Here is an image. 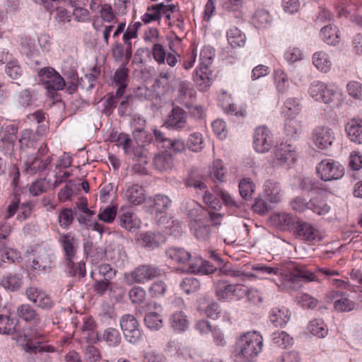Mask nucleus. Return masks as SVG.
<instances>
[{
  "label": "nucleus",
  "mask_w": 362,
  "mask_h": 362,
  "mask_svg": "<svg viewBox=\"0 0 362 362\" xmlns=\"http://www.w3.org/2000/svg\"><path fill=\"white\" fill-rule=\"evenodd\" d=\"M17 132L18 128L13 124L5 127L0 139V150L4 155H11L13 153Z\"/></svg>",
  "instance_id": "15"
},
{
  "label": "nucleus",
  "mask_w": 362,
  "mask_h": 362,
  "mask_svg": "<svg viewBox=\"0 0 362 362\" xmlns=\"http://www.w3.org/2000/svg\"><path fill=\"white\" fill-rule=\"evenodd\" d=\"M128 69L126 68V64L117 69L114 74V81L118 86L116 91L117 97H122L127 86Z\"/></svg>",
  "instance_id": "26"
},
{
  "label": "nucleus",
  "mask_w": 362,
  "mask_h": 362,
  "mask_svg": "<svg viewBox=\"0 0 362 362\" xmlns=\"http://www.w3.org/2000/svg\"><path fill=\"white\" fill-rule=\"evenodd\" d=\"M216 194L230 210L235 211L237 209L242 208L243 203L235 201L227 192L220 189Z\"/></svg>",
  "instance_id": "46"
},
{
  "label": "nucleus",
  "mask_w": 362,
  "mask_h": 362,
  "mask_svg": "<svg viewBox=\"0 0 362 362\" xmlns=\"http://www.w3.org/2000/svg\"><path fill=\"white\" fill-rule=\"evenodd\" d=\"M177 92L179 99L184 100L187 96L192 97L194 90L190 82L187 81L178 80Z\"/></svg>",
  "instance_id": "61"
},
{
  "label": "nucleus",
  "mask_w": 362,
  "mask_h": 362,
  "mask_svg": "<svg viewBox=\"0 0 362 362\" xmlns=\"http://www.w3.org/2000/svg\"><path fill=\"white\" fill-rule=\"evenodd\" d=\"M308 93L315 100L332 105L339 103L341 96L339 92L332 86H328L320 81H315L310 84Z\"/></svg>",
  "instance_id": "4"
},
{
  "label": "nucleus",
  "mask_w": 362,
  "mask_h": 362,
  "mask_svg": "<svg viewBox=\"0 0 362 362\" xmlns=\"http://www.w3.org/2000/svg\"><path fill=\"white\" fill-rule=\"evenodd\" d=\"M125 197L129 203L139 205L146 199L145 190L137 184L132 185L127 188Z\"/></svg>",
  "instance_id": "23"
},
{
  "label": "nucleus",
  "mask_w": 362,
  "mask_h": 362,
  "mask_svg": "<svg viewBox=\"0 0 362 362\" xmlns=\"http://www.w3.org/2000/svg\"><path fill=\"white\" fill-rule=\"evenodd\" d=\"M202 180L203 177L198 170L191 169L188 173L187 177L184 180V182L187 187H193L195 189L205 190L206 186Z\"/></svg>",
  "instance_id": "30"
},
{
  "label": "nucleus",
  "mask_w": 362,
  "mask_h": 362,
  "mask_svg": "<svg viewBox=\"0 0 362 362\" xmlns=\"http://www.w3.org/2000/svg\"><path fill=\"white\" fill-rule=\"evenodd\" d=\"M117 222L122 228L128 231H134L140 226V221L136 215L130 211L119 213Z\"/></svg>",
  "instance_id": "22"
},
{
  "label": "nucleus",
  "mask_w": 362,
  "mask_h": 362,
  "mask_svg": "<svg viewBox=\"0 0 362 362\" xmlns=\"http://www.w3.org/2000/svg\"><path fill=\"white\" fill-rule=\"evenodd\" d=\"M345 130L349 139L356 144H362V119L353 118L349 120Z\"/></svg>",
  "instance_id": "21"
},
{
  "label": "nucleus",
  "mask_w": 362,
  "mask_h": 362,
  "mask_svg": "<svg viewBox=\"0 0 362 362\" xmlns=\"http://www.w3.org/2000/svg\"><path fill=\"white\" fill-rule=\"evenodd\" d=\"M346 90L348 94L356 100H362V83L352 81L346 85Z\"/></svg>",
  "instance_id": "62"
},
{
  "label": "nucleus",
  "mask_w": 362,
  "mask_h": 362,
  "mask_svg": "<svg viewBox=\"0 0 362 362\" xmlns=\"http://www.w3.org/2000/svg\"><path fill=\"white\" fill-rule=\"evenodd\" d=\"M187 147L193 152H199L204 148L202 135L199 132H194L189 136L186 144Z\"/></svg>",
  "instance_id": "45"
},
{
  "label": "nucleus",
  "mask_w": 362,
  "mask_h": 362,
  "mask_svg": "<svg viewBox=\"0 0 362 362\" xmlns=\"http://www.w3.org/2000/svg\"><path fill=\"white\" fill-rule=\"evenodd\" d=\"M214 55L209 47H204L200 52L199 66L193 76V80L200 91L207 90L214 80V75L210 69Z\"/></svg>",
  "instance_id": "3"
},
{
  "label": "nucleus",
  "mask_w": 362,
  "mask_h": 362,
  "mask_svg": "<svg viewBox=\"0 0 362 362\" xmlns=\"http://www.w3.org/2000/svg\"><path fill=\"white\" fill-rule=\"evenodd\" d=\"M58 243L59 244L66 264L71 265V260H74L78 252L80 241L78 238L73 233H59Z\"/></svg>",
  "instance_id": "5"
},
{
  "label": "nucleus",
  "mask_w": 362,
  "mask_h": 362,
  "mask_svg": "<svg viewBox=\"0 0 362 362\" xmlns=\"http://www.w3.org/2000/svg\"><path fill=\"white\" fill-rule=\"evenodd\" d=\"M313 65L321 72L327 73L332 67V62L329 55L320 51L313 55Z\"/></svg>",
  "instance_id": "27"
},
{
  "label": "nucleus",
  "mask_w": 362,
  "mask_h": 362,
  "mask_svg": "<svg viewBox=\"0 0 362 362\" xmlns=\"http://www.w3.org/2000/svg\"><path fill=\"white\" fill-rule=\"evenodd\" d=\"M35 135L31 129H24L21 133L19 143L21 144V149L25 148L33 147L35 143Z\"/></svg>",
  "instance_id": "55"
},
{
  "label": "nucleus",
  "mask_w": 362,
  "mask_h": 362,
  "mask_svg": "<svg viewBox=\"0 0 362 362\" xmlns=\"http://www.w3.org/2000/svg\"><path fill=\"white\" fill-rule=\"evenodd\" d=\"M49 182L45 178H40L31 184L29 192L33 196L37 197L47 192Z\"/></svg>",
  "instance_id": "53"
},
{
  "label": "nucleus",
  "mask_w": 362,
  "mask_h": 362,
  "mask_svg": "<svg viewBox=\"0 0 362 362\" xmlns=\"http://www.w3.org/2000/svg\"><path fill=\"white\" fill-rule=\"evenodd\" d=\"M166 124L176 130L185 129L187 127V112L179 106L174 107L168 116Z\"/></svg>",
  "instance_id": "16"
},
{
  "label": "nucleus",
  "mask_w": 362,
  "mask_h": 362,
  "mask_svg": "<svg viewBox=\"0 0 362 362\" xmlns=\"http://www.w3.org/2000/svg\"><path fill=\"white\" fill-rule=\"evenodd\" d=\"M121 329L125 339L131 344H136L141 338L142 334L139 324L136 317L130 314L122 316L119 320Z\"/></svg>",
  "instance_id": "7"
},
{
  "label": "nucleus",
  "mask_w": 362,
  "mask_h": 362,
  "mask_svg": "<svg viewBox=\"0 0 362 362\" xmlns=\"http://www.w3.org/2000/svg\"><path fill=\"white\" fill-rule=\"evenodd\" d=\"M316 171L322 180L332 181L341 178L344 174L343 166L332 159L322 160L316 167Z\"/></svg>",
  "instance_id": "6"
},
{
  "label": "nucleus",
  "mask_w": 362,
  "mask_h": 362,
  "mask_svg": "<svg viewBox=\"0 0 362 362\" xmlns=\"http://www.w3.org/2000/svg\"><path fill=\"white\" fill-rule=\"evenodd\" d=\"M171 327L177 331L183 332L188 327L187 316L182 312L175 313L170 318Z\"/></svg>",
  "instance_id": "40"
},
{
  "label": "nucleus",
  "mask_w": 362,
  "mask_h": 362,
  "mask_svg": "<svg viewBox=\"0 0 362 362\" xmlns=\"http://www.w3.org/2000/svg\"><path fill=\"white\" fill-rule=\"evenodd\" d=\"M16 315L25 322L31 323L35 328L39 327L42 317L35 307L29 303H23L16 308Z\"/></svg>",
  "instance_id": "13"
},
{
  "label": "nucleus",
  "mask_w": 362,
  "mask_h": 362,
  "mask_svg": "<svg viewBox=\"0 0 362 362\" xmlns=\"http://www.w3.org/2000/svg\"><path fill=\"white\" fill-rule=\"evenodd\" d=\"M328 297L334 300V308L340 312H349L354 309L355 303L350 300L347 295L339 291H331Z\"/></svg>",
  "instance_id": "19"
},
{
  "label": "nucleus",
  "mask_w": 362,
  "mask_h": 362,
  "mask_svg": "<svg viewBox=\"0 0 362 362\" xmlns=\"http://www.w3.org/2000/svg\"><path fill=\"white\" fill-rule=\"evenodd\" d=\"M48 152V148L46 144H42L38 148L37 155H31L28 158L25 163V170L31 175L45 170L52 160L51 156H48L45 159L42 157L45 156Z\"/></svg>",
  "instance_id": "8"
},
{
  "label": "nucleus",
  "mask_w": 362,
  "mask_h": 362,
  "mask_svg": "<svg viewBox=\"0 0 362 362\" xmlns=\"http://www.w3.org/2000/svg\"><path fill=\"white\" fill-rule=\"evenodd\" d=\"M292 223L291 217L286 213L273 214V227H276L281 230L288 229Z\"/></svg>",
  "instance_id": "42"
},
{
  "label": "nucleus",
  "mask_w": 362,
  "mask_h": 362,
  "mask_svg": "<svg viewBox=\"0 0 362 362\" xmlns=\"http://www.w3.org/2000/svg\"><path fill=\"white\" fill-rule=\"evenodd\" d=\"M160 275L161 269L159 267L148 264L140 265L131 273L132 279L137 284H144Z\"/></svg>",
  "instance_id": "12"
},
{
  "label": "nucleus",
  "mask_w": 362,
  "mask_h": 362,
  "mask_svg": "<svg viewBox=\"0 0 362 362\" xmlns=\"http://www.w3.org/2000/svg\"><path fill=\"white\" fill-rule=\"evenodd\" d=\"M0 284L6 289L15 292L21 286V278L16 274L9 273L4 275L0 280Z\"/></svg>",
  "instance_id": "33"
},
{
  "label": "nucleus",
  "mask_w": 362,
  "mask_h": 362,
  "mask_svg": "<svg viewBox=\"0 0 362 362\" xmlns=\"http://www.w3.org/2000/svg\"><path fill=\"white\" fill-rule=\"evenodd\" d=\"M239 191L243 199H250L255 191V185L252 180L249 177L242 179L239 183Z\"/></svg>",
  "instance_id": "41"
},
{
  "label": "nucleus",
  "mask_w": 362,
  "mask_h": 362,
  "mask_svg": "<svg viewBox=\"0 0 362 362\" xmlns=\"http://www.w3.org/2000/svg\"><path fill=\"white\" fill-rule=\"evenodd\" d=\"M233 297L236 296L241 298L247 296L250 301L254 303L257 302L254 298L255 296L258 297V295L256 292L250 291L247 286L243 284H233Z\"/></svg>",
  "instance_id": "44"
},
{
  "label": "nucleus",
  "mask_w": 362,
  "mask_h": 362,
  "mask_svg": "<svg viewBox=\"0 0 362 362\" xmlns=\"http://www.w3.org/2000/svg\"><path fill=\"white\" fill-rule=\"evenodd\" d=\"M144 321L146 325L152 330H158L163 327V320L161 316L155 312L146 314Z\"/></svg>",
  "instance_id": "50"
},
{
  "label": "nucleus",
  "mask_w": 362,
  "mask_h": 362,
  "mask_svg": "<svg viewBox=\"0 0 362 362\" xmlns=\"http://www.w3.org/2000/svg\"><path fill=\"white\" fill-rule=\"evenodd\" d=\"M75 214L71 209H63L58 216L59 226L64 229L69 228L74 221Z\"/></svg>",
  "instance_id": "49"
},
{
  "label": "nucleus",
  "mask_w": 362,
  "mask_h": 362,
  "mask_svg": "<svg viewBox=\"0 0 362 362\" xmlns=\"http://www.w3.org/2000/svg\"><path fill=\"white\" fill-rule=\"evenodd\" d=\"M295 234L301 240L312 241L318 237V230L312 224L299 221L296 222Z\"/></svg>",
  "instance_id": "20"
},
{
  "label": "nucleus",
  "mask_w": 362,
  "mask_h": 362,
  "mask_svg": "<svg viewBox=\"0 0 362 362\" xmlns=\"http://www.w3.org/2000/svg\"><path fill=\"white\" fill-rule=\"evenodd\" d=\"M100 339L110 346H118L122 340L119 331L113 327L105 329L100 336Z\"/></svg>",
  "instance_id": "35"
},
{
  "label": "nucleus",
  "mask_w": 362,
  "mask_h": 362,
  "mask_svg": "<svg viewBox=\"0 0 362 362\" xmlns=\"http://www.w3.org/2000/svg\"><path fill=\"white\" fill-rule=\"evenodd\" d=\"M254 147L258 153L269 152L272 148L270 131L264 126L256 129L254 135Z\"/></svg>",
  "instance_id": "14"
},
{
  "label": "nucleus",
  "mask_w": 362,
  "mask_h": 362,
  "mask_svg": "<svg viewBox=\"0 0 362 362\" xmlns=\"http://www.w3.org/2000/svg\"><path fill=\"white\" fill-rule=\"evenodd\" d=\"M321 37L327 45H335L339 42L338 28L332 25H325L321 29Z\"/></svg>",
  "instance_id": "31"
},
{
  "label": "nucleus",
  "mask_w": 362,
  "mask_h": 362,
  "mask_svg": "<svg viewBox=\"0 0 362 362\" xmlns=\"http://www.w3.org/2000/svg\"><path fill=\"white\" fill-rule=\"evenodd\" d=\"M163 7V4H158L152 6L151 8H148V11L146 13L143 17L142 21L145 23H148L153 21H158L160 19V9Z\"/></svg>",
  "instance_id": "59"
},
{
  "label": "nucleus",
  "mask_w": 362,
  "mask_h": 362,
  "mask_svg": "<svg viewBox=\"0 0 362 362\" xmlns=\"http://www.w3.org/2000/svg\"><path fill=\"white\" fill-rule=\"evenodd\" d=\"M301 110L300 100L297 98H289L281 108L282 114L286 117H296Z\"/></svg>",
  "instance_id": "29"
},
{
  "label": "nucleus",
  "mask_w": 362,
  "mask_h": 362,
  "mask_svg": "<svg viewBox=\"0 0 362 362\" xmlns=\"http://www.w3.org/2000/svg\"><path fill=\"white\" fill-rule=\"evenodd\" d=\"M275 86L279 94H284L288 89L290 83L286 73L276 70L274 74Z\"/></svg>",
  "instance_id": "37"
},
{
  "label": "nucleus",
  "mask_w": 362,
  "mask_h": 362,
  "mask_svg": "<svg viewBox=\"0 0 362 362\" xmlns=\"http://www.w3.org/2000/svg\"><path fill=\"white\" fill-rule=\"evenodd\" d=\"M263 341L256 332H247L236 341L232 352L234 362H255L262 351Z\"/></svg>",
  "instance_id": "2"
},
{
  "label": "nucleus",
  "mask_w": 362,
  "mask_h": 362,
  "mask_svg": "<svg viewBox=\"0 0 362 362\" xmlns=\"http://www.w3.org/2000/svg\"><path fill=\"white\" fill-rule=\"evenodd\" d=\"M26 343L25 345V350L27 352L33 353H44V352H53L54 349L53 346L48 345L44 341V336L35 332L26 334Z\"/></svg>",
  "instance_id": "11"
},
{
  "label": "nucleus",
  "mask_w": 362,
  "mask_h": 362,
  "mask_svg": "<svg viewBox=\"0 0 362 362\" xmlns=\"http://www.w3.org/2000/svg\"><path fill=\"white\" fill-rule=\"evenodd\" d=\"M301 127V122L295 117H287L284 124V129L287 136L296 138V135L300 132Z\"/></svg>",
  "instance_id": "47"
},
{
  "label": "nucleus",
  "mask_w": 362,
  "mask_h": 362,
  "mask_svg": "<svg viewBox=\"0 0 362 362\" xmlns=\"http://www.w3.org/2000/svg\"><path fill=\"white\" fill-rule=\"evenodd\" d=\"M152 54L153 59L158 64H167L174 67L177 63V59L175 53H166L163 46L159 43H155L152 47Z\"/></svg>",
  "instance_id": "18"
},
{
  "label": "nucleus",
  "mask_w": 362,
  "mask_h": 362,
  "mask_svg": "<svg viewBox=\"0 0 362 362\" xmlns=\"http://www.w3.org/2000/svg\"><path fill=\"white\" fill-rule=\"evenodd\" d=\"M233 284L219 281L216 285V295L219 300H229L233 298Z\"/></svg>",
  "instance_id": "39"
},
{
  "label": "nucleus",
  "mask_w": 362,
  "mask_h": 362,
  "mask_svg": "<svg viewBox=\"0 0 362 362\" xmlns=\"http://www.w3.org/2000/svg\"><path fill=\"white\" fill-rule=\"evenodd\" d=\"M310 209L319 215H323L329 211L330 207L324 199L312 198L310 200Z\"/></svg>",
  "instance_id": "54"
},
{
  "label": "nucleus",
  "mask_w": 362,
  "mask_h": 362,
  "mask_svg": "<svg viewBox=\"0 0 362 362\" xmlns=\"http://www.w3.org/2000/svg\"><path fill=\"white\" fill-rule=\"evenodd\" d=\"M71 276H78L79 278L85 277L86 274V264L83 261H81L77 264L71 260V265L66 264Z\"/></svg>",
  "instance_id": "58"
},
{
  "label": "nucleus",
  "mask_w": 362,
  "mask_h": 362,
  "mask_svg": "<svg viewBox=\"0 0 362 362\" xmlns=\"http://www.w3.org/2000/svg\"><path fill=\"white\" fill-rule=\"evenodd\" d=\"M290 319V312L285 308H276L273 309V325L282 327L285 326Z\"/></svg>",
  "instance_id": "36"
},
{
  "label": "nucleus",
  "mask_w": 362,
  "mask_h": 362,
  "mask_svg": "<svg viewBox=\"0 0 362 362\" xmlns=\"http://www.w3.org/2000/svg\"><path fill=\"white\" fill-rule=\"evenodd\" d=\"M129 154L132 156V159L138 162L139 165H144L148 163V152L141 146L139 145L131 148Z\"/></svg>",
  "instance_id": "57"
},
{
  "label": "nucleus",
  "mask_w": 362,
  "mask_h": 362,
  "mask_svg": "<svg viewBox=\"0 0 362 362\" xmlns=\"http://www.w3.org/2000/svg\"><path fill=\"white\" fill-rule=\"evenodd\" d=\"M162 240L163 236L161 234L151 231L141 233L138 238V241L141 245L151 249L158 247Z\"/></svg>",
  "instance_id": "25"
},
{
  "label": "nucleus",
  "mask_w": 362,
  "mask_h": 362,
  "mask_svg": "<svg viewBox=\"0 0 362 362\" xmlns=\"http://www.w3.org/2000/svg\"><path fill=\"white\" fill-rule=\"evenodd\" d=\"M16 322L8 315H0V334L11 335L16 333Z\"/></svg>",
  "instance_id": "38"
},
{
  "label": "nucleus",
  "mask_w": 362,
  "mask_h": 362,
  "mask_svg": "<svg viewBox=\"0 0 362 362\" xmlns=\"http://www.w3.org/2000/svg\"><path fill=\"white\" fill-rule=\"evenodd\" d=\"M180 287L184 292L189 294L197 291L200 288V283L197 279L188 277L182 281Z\"/></svg>",
  "instance_id": "60"
},
{
  "label": "nucleus",
  "mask_w": 362,
  "mask_h": 362,
  "mask_svg": "<svg viewBox=\"0 0 362 362\" xmlns=\"http://www.w3.org/2000/svg\"><path fill=\"white\" fill-rule=\"evenodd\" d=\"M273 282L281 291L297 290L302 286V282L317 281L316 276L303 265L293 262L286 264L283 268H274Z\"/></svg>",
  "instance_id": "1"
},
{
  "label": "nucleus",
  "mask_w": 362,
  "mask_h": 362,
  "mask_svg": "<svg viewBox=\"0 0 362 362\" xmlns=\"http://www.w3.org/2000/svg\"><path fill=\"white\" fill-rule=\"evenodd\" d=\"M36 100L34 91L26 88L22 90L18 95V103L24 107L32 106Z\"/></svg>",
  "instance_id": "52"
},
{
  "label": "nucleus",
  "mask_w": 362,
  "mask_h": 362,
  "mask_svg": "<svg viewBox=\"0 0 362 362\" xmlns=\"http://www.w3.org/2000/svg\"><path fill=\"white\" fill-rule=\"evenodd\" d=\"M312 139L318 148L326 149L332 144L335 136L333 130L329 127L317 126L313 131Z\"/></svg>",
  "instance_id": "10"
},
{
  "label": "nucleus",
  "mask_w": 362,
  "mask_h": 362,
  "mask_svg": "<svg viewBox=\"0 0 362 362\" xmlns=\"http://www.w3.org/2000/svg\"><path fill=\"white\" fill-rule=\"evenodd\" d=\"M273 344L276 346L286 349L293 344V339L286 332H275L273 334Z\"/></svg>",
  "instance_id": "48"
},
{
  "label": "nucleus",
  "mask_w": 362,
  "mask_h": 362,
  "mask_svg": "<svg viewBox=\"0 0 362 362\" xmlns=\"http://www.w3.org/2000/svg\"><path fill=\"white\" fill-rule=\"evenodd\" d=\"M155 168L160 171L172 168L173 159L172 154L168 151H165L155 156L153 159Z\"/></svg>",
  "instance_id": "28"
},
{
  "label": "nucleus",
  "mask_w": 362,
  "mask_h": 362,
  "mask_svg": "<svg viewBox=\"0 0 362 362\" xmlns=\"http://www.w3.org/2000/svg\"><path fill=\"white\" fill-rule=\"evenodd\" d=\"M6 72L11 78L14 80H19L23 76V69L16 60L7 63Z\"/></svg>",
  "instance_id": "56"
},
{
  "label": "nucleus",
  "mask_w": 362,
  "mask_h": 362,
  "mask_svg": "<svg viewBox=\"0 0 362 362\" xmlns=\"http://www.w3.org/2000/svg\"><path fill=\"white\" fill-rule=\"evenodd\" d=\"M42 84L50 93L52 91L62 90L65 86L64 78L52 67H45L38 72Z\"/></svg>",
  "instance_id": "9"
},
{
  "label": "nucleus",
  "mask_w": 362,
  "mask_h": 362,
  "mask_svg": "<svg viewBox=\"0 0 362 362\" xmlns=\"http://www.w3.org/2000/svg\"><path fill=\"white\" fill-rule=\"evenodd\" d=\"M117 215V207L115 206H107L103 210H100V213L98 215V217L100 220L106 222V223H112Z\"/></svg>",
  "instance_id": "64"
},
{
  "label": "nucleus",
  "mask_w": 362,
  "mask_h": 362,
  "mask_svg": "<svg viewBox=\"0 0 362 362\" xmlns=\"http://www.w3.org/2000/svg\"><path fill=\"white\" fill-rule=\"evenodd\" d=\"M165 253L168 257L178 264H186L191 257L190 253L181 247H170Z\"/></svg>",
  "instance_id": "32"
},
{
  "label": "nucleus",
  "mask_w": 362,
  "mask_h": 362,
  "mask_svg": "<svg viewBox=\"0 0 362 362\" xmlns=\"http://www.w3.org/2000/svg\"><path fill=\"white\" fill-rule=\"evenodd\" d=\"M308 329L310 333L320 338L325 337L328 332V329L324 322L318 319L311 320L308 325Z\"/></svg>",
  "instance_id": "43"
},
{
  "label": "nucleus",
  "mask_w": 362,
  "mask_h": 362,
  "mask_svg": "<svg viewBox=\"0 0 362 362\" xmlns=\"http://www.w3.org/2000/svg\"><path fill=\"white\" fill-rule=\"evenodd\" d=\"M32 267L34 269L45 271L52 267V259L47 251L40 248L33 259Z\"/></svg>",
  "instance_id": "24"
},
{
  "label": "nucleus",
  "mask_w": 362,
  "mask_h": 362,
  "mask_svg": "<svg viewBox=\"0 0 362 362\" xmlns=\"http://www.w3.org/2000/svg\"><path fill=\"white\" fill-rule=\"evenodd\" d=\"M255 274H248L247 276L256 277L260 279H268L272 274V267L263 264H257L252 267Z\"/></svg>",
  "instance_id": "63"
},
{
  "label": "nucleus",
  "mask_w": 362,
  "mask_h": 362,
  "mask_svg": "<svg viewBox=\"0 0 362 362\" xmlns=\"http://www.w3.org/2000/svg\"><path fill=\"white\" fill-rule=\"evenodd\" d=\"M170 202V199L167 196L158 194L153 200L152 210L156 213H162L167 209Z\"/></svg>",
  "instance_id": "51"
},
{
  "label": "nucleus",
  "mask_w": 362,
  "mask_h": 362,
  "mask_svg": "<svg viewBox=\"0 0 362 362\" xmlns=\"http://www.w3.org/2000/svg\"><path fill=\"white\" fill-rule=\"evenodd\" d=\"M274 154L281 163H293L297 156L296 148L292 144L281 143L276 146Z\"/></svg>",
  "instance_id": "17"
},
{
  "label": "nucleus",
  "mask_w": 362,
  "mask_h": 362,
  "mask_svg": "<svg viewBox=\"0 0 362 362\" xmlns=\"http://www.w3.org/2000/svg\"><path fill=\"white\" fill-rule=\"evenodd\" d=\"M227 39L233 48L243 47L245 43V34L235 27H233L228 30Z\"/></svg>",
  "instance_id": "34"
}]
</instances>
